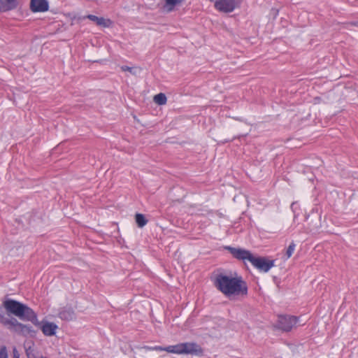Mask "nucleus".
Wrapping results in <instances>:
<instances>
[{"mask_svg":"<svg viewBox=\"0 0 358 358\" xmlns=\"http://www.w3.org/2000/svg\"><path fill=\"white\" fill-rule=\"evenodd\" d=\"M30 8L34 13L45 12L49 9L48 2L46 0H31Z\"/></svg>","mask_w":358,"mask_h":358,"instance_id":"10","label":"nucleus"},{"mask_svg":"<svg viewBox=\"0 0 358 358\" xmlns=\"http://www.w3.org/2000/svg\"><path fill=\"white\" fill-rule=\"evenodd\" d=\"M201 352V348L196 343H182V354L199 355Z\"/></svg>","mask_w":358,"mask_h":358,"instance_id":"9","label":"nucleus"},{"mask_svg":"<svg viewBox=\"0 0 358 358\" xmlns=\"http://www.w3.org/2000/svg\"><path fill=\"white\" fill-rule=\"evenodd\" d=\"M31 323L35 326L39 327L43 335L48 337L55 336L59 328L55 323L47 320L39 322L37 319L36 322Z\"/></svg>","mask_w":358,"mask_h":358,"instance_id":"4","label":"nucleus"},{"mask_svg":"<svg viewBox=\"0 0 358 358\" xmlns=\"http://www.w3.org/2000/svg\"><path fill=\"white\" fill-rule=\"evenodd\" d=\"M225 249L227 250L234 258L243 262L247 260L250 262V259L253 257L252 254L249 250L243 248L226 246Z\"/></svg>","mask_w":358,"mask_h":358,"instance_id":"7","label":"nucleus"},{"mask_svg":"<svg viewBox=\"0 0 358 358\" xmlns=\"http://www.w3.org/2000/svg\"><path fill=\"white\" fill-rule=\"evenodd\" d=\"M0 358H8L7 349L5 346L0 349Z\"/></svg>","mask_w":358,"mask_h":358,"instance_id":"22","label":"nucleus"},{"mask_svg":"<svg viewBox=\"0 0 358 358\" xmlns=\"http://www.w3.org/2000/svg\"><path fill=\"white\" fill-rule=\"evenodd\" d=\"M299 321V317L290 315H280L278 319L277 327L284 331H289Z\"/></svg>","mask_w":358,"mask_h":358,"instance_id":"3","label":"nucleus"},{"mask_svg":"<svg viewBox=\"0 0 358 358\" xmlns=\"http://www.w3.org/2000/svg\"><path fill=\"white\" fill-rule=\"evenodd\" d=\"M215 287L227 297L245 296L248 294L246 282L241 277L217 274L213 281Z\"/></svg>","mask_w":358,"mask_h":358,"instance_id":"1","label":"nucleus"},{"mask_svg":"<svg viewBox=\"0 0 358 358\" xmlns=\"http://www.w3.org/2000/svg\"><path fill=\"white\" fill-rule=\"evenodd\" d=\"M13 355H14V358H19V355L15 348L13 349Z\"/></svg>","mask_w":358,"mask_h":358,"instance_id":"24","label":"nucleus"},{"mask_svg":"<svg viewBox=\"0 0 358 358\" xmlns=\"http://www.w3.org/2000/svg\"><path fill=\"white\" fill-rule=\"evenodd\" d=\"M86 18L94 22L98 26L103 27H109L112 24V21L110 19H106L102 17H97L94 15H88Z\"/></svg>","mask_w":358,"mask_h":358,"instance_id":"11","label":"nucleus"},{"mask_svg":"<svg viewBox=\"0 0 358 358\" xmlns=\"http://www.w3.org/2000/svg\"><path fill=\"white\" fill-rule=\"evenodd\" d=\"M164 351L169 353L182 355V343L164 347Z\"/></svg>","mask_w":358,"mask_h":358,"instance_id":"16","label":"nucleus"},{"mask_svg":"<svg viewBox=\"0 0 358 358\" xmlns=\"http://www.w3.org/2000/svg\"><path fill=\"white\" fill-rule=\"evenodd\" d=\"M17 4V0H0V12L14 10Z\"/></svg>","mask_w":358,"mask_h":358,"instance_id":"12","label":"nucleus"},{"mask_svg":"<svg viewBox=\"0 0 358 358\" xmlns=\"http://www.w3.org/2000/svg\"><path fill=\"white\" fill-rule=\"evenodd\" d=\"M121 69L123 71H129L131 73L134 74V68L129 67L128 66H122Z\"/></svg>","mask_w":358,"mask_h":358,"instance_id":"23","label":"nucleus"},{"mask_svg":"<svg viewBox=\"0 0 358 358\" xmlns=\"http://www.w3.org/2000/svg\"><path fill=\"white\" fill-rule=\"evenodd\" d=\"M250 263L259 271L268 272L273 266L274 261L268 260L264 257H256L255 256L250 259Z\"/></svg>","mask_w":358,"mask_h":358,"instance_id":"5","label":"nucleus"},{"mask_svg":"<svg viewBox=\"0 0 358 358\" xmlns=\"http://www.w3.org/2000/svg\"><path fill=\"white\" fill-rule=\"evenodd\" d=\"M74 316V312L70 308H64L59 313V317L64 320H72Z\"/></svg>","mask_w":358,"mask_h":358,"instance_id":"13","label":"nucleus"},{"mask_svg":"<svg viewBox=\"0 0 358 358\" xmlns=\"http://www.w3.org/2000/svg\"><path fill=\"white\" fill-rule=\"evenodd\" d=\"M166 1V8L168 11H171L173 10L174 7L178 4L182 2L184 0H165Z\"/></svg>","mask_w":358,"mask_h":358,"instance_id":"18","label":"nucleus"},{"mask_svg":"<svg viewBox=\"0 0 358 358\" xmlns=\"http://www.w3.org/2000/svg\"><path fill=\"white\" fill-rule=\"evenodd\" d=\"M296 245L294 242H292L289 245L286 251V259L290 258L295 250Z\"/></svg>","mask_w":358,"mask_h":358,"instance_id":"20","label":"nucleus"},{"mask_svg":"<svg viewBox=\"0 0 358 358\" xmlns=\"http://www.w3.org/2000/svg\"><path fill=\"white\" fill-rule=\"evenodd\" d=\"M3 307L8 312L18 317L20 319L36 322L37 315L29 306L13 299H6L3 301Z\"/></svg>","mask_w":358,"mask_h":358,"instance_id":"2","label":"nucleus"},{"mask_svg":"<svg viewBox=\"0 0 358 358\" xmlns=\"http://www.w3.org/2000/svg\"><path fill=\"white\" fill-rule=\"evenodd\" d=\"M22 336L24 337H35L36 334V331L33 329V327L30 325H27L22 324Z\"/></svg>","mask_w":358,"mask_h":358,"instance_id":"14","label":"nucleus"},{"mask_svg":"<svg viewBox=\"0 0 358 358\" xmlns=\"http://www.w3.org/2000/svg\"><path fill=\"white\" fill-rule=\"evenodd\" d=\"M136 222L138 227H143L148 222V220L143 214L137 213L136 215Z\"/></svg>","mask_w":358,"mask_h":358,"instance_id":"19","label":"nucleus"},{"mask_svg":"<svg viewBox=\"0 0 358 358\" xmlns=\"http://www.w3.org/2000/svg\"><path fill=\"white\" fill-rule=\"evenodd\" d=\"M146 351H164V347L156 346H144L143 348Z\"/></svg>","mask_w":358,"mask_h":358,"instance_id":"21","label":"nucleus"},{"mask_svg":"<svg viewBox=\"0 0 358 358\" xmlns=\"http://www.w3.org/2000/svg\"><path fill=\"white\" fill-rule=\"evenodd\" d=\"M153 100L155 103L160 106L166 104L167 101L166 96L164 93H159L156 94L154 96Z\"/></svg>","mask_w":358,"mask_h":358,"instance_id":"17","label":"nucleus"},{"mask_svg":"<svg viewBox=\"0 0 358 358\" xmlns=\"http://www.w3.org/2000/svg\"><path fill=\"white\" fill-rule=\"evenodd\" d=\"M214 1L215 9L225 13L233 12L238 5L236 0H217Z\"/></svg>","mask_w":358,"mask_h":358,"instance_id":"6","label":"nucleus"},{"mask_svg":"<svg viewBox=\"0 0 358 358\" xmlns=\"http://www.w3.org/2000/svg\"><path fill=\"white\" fill-rule=\"evenodd\" d=\"M0 322L5 326H8L10 331L22 336V323L19 322L15 318L8 319L0 315Z\"/></svg>","mask_w":358,"mask_h":358,"instance_id":"8","label":"nucleus"},{"mask_svg":"<svg viewBox=\"0 0 358 358\" xmlns=\"http://www.w3.org/2000/svg\"><path fill=\"white\" fill-rule=\"evenodd\" d=\"M25 351L27 358H48L36 351L31 346L26 347Z\"/></svg>","mask_w":358,"mask_h":358,"instance_id":"15","label":"nucleus"}]
</instances>
